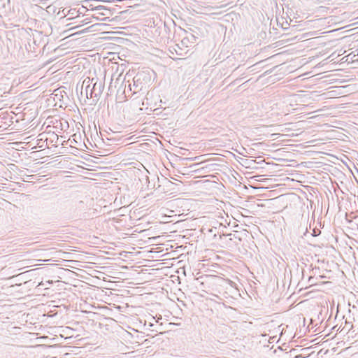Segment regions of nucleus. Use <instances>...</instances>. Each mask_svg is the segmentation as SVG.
<instances>
[{
    "label": "nucleus",
    "instance_id": "obj_1",
    "mask_svg": "<svg viewBox=\"0 0 358 358\" xmlns=\"http://www.w3.org/2000/svg\"><path fill=\"white\" fill-rule=\"evenodd\" d=\"M143 73H137L136 76L133 78V84L129 83L128 80V90L126 87L124 90V94L125 96H131L132 95L141 92L142 94H145L146 90L145 83H143L144 80Z\"/></svg>",
    "mask_w": 358,
    "mask_h": 358
},
{
    "label": "nucleus",
    "instance_id": "obj_2",
    "mask_svg": "<svg viewBox=\"0 0 358 358\" xmlns=\"http://www.w3.org/2000/svg\"><path fill=\"white\" fill-rule=\"evenodd\" d=\"M88 80L86 81V79L84 80L83 83H87V84L90 81V78H87ZM91 82L93 83V86L90 89V98L92 97H99L102 94L104 89V83L101 80H99L97 78H93L91 79Z\"/></svg>",
    "mask_w": 358,
    "mask_h": 358
},
{
    "label": "nucleus",
    "instance_id": "obj_3",
    "mask_svg": "<svg viewBox=\"0 0 358 358\" xmlns=\"http://www.w3.org/2000/svg\"><path fill=\"white\" fill-rule=\"evenodd\" d=\"M187 42H190V43H194L196 42V40L197 38L196 36H195L193 34L190 33L187 36Z\"/></svg>",
    "mask_w": 358,
    "mask_h": 358
},
{
    "label": "nucleus",
    "instance_id": "obj_4",
    "mask_svg": "<svg viewBox=\"0 0 358 358\" xmlns=\"http://www.w3.org/2000/svg\"><path fill=\"white\" fill-rule=\"evenodd\" d=\"M181 43L182 45H185L186 47H188L189 46V43H190V42H187V37H184L182 41H181Z\"/></svg>",
    "mask_w": 358,
    "mask_h": 358
},
{
    "label": "nucleus",
    "instance_id": "obj_5",
    "mask_svg": "<svg viewBox=\"0 0 358 358\" xmlns=\"http://www.w3.org/2000/svg\"><path fill=\"white\" fill-rule=\"evenodd\" d=\"M90 92V85L88 84L87 86H86V93H87V95L88 94V92Z\"/></svg>",
    "mask_w": 358,
    "mask_h": 358
},
{
    "label": "nucleus",
    "instance_id": "obj_6",
    "mask_svg": "<svg viewBox=\"0 0 358 358\" xmlns=\"http://www.w3.org/2000/svg\"><path fill=\"white\" fill-rule=\"evenodd\" d=\"M20 277V275H13L12 278H18Z\"/></svg>",
    "mask_w": 358,
    "mask_h": 358
},
{
    "label": "nucleus",
    "instance_id": "obj_7",
    "mask_svg": "<svg viewBox=\"0 0 358 358\" xmlns=\"http://www.w3.org/2000/svg\"><path fill=\"white\" fill-rule=\"evenodd\" d=\"M313 278V277H310L309 278V281H310Z\"/></svg>",
    "mask_w": 358,
    "mask_h": 358
},
{
    "label": "nucleus",
    "instance_id": "obj_8",
    "mask_svg": "<svg viewBox=\"0 0 358 358\" xmlns=\"http://www.w3.org/2000/svg\"><path fill=\"white\" fill-rule=\"evenodd\" d=\"M16 285H19L20 286V285H21V283H19V284L16 283Z\"/></svg>",
    "mask_w": 358,
    "mask_h": 358
}]
</instances>
